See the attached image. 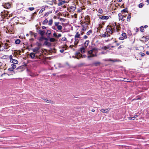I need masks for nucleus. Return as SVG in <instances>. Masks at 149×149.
<instances>
[{
  "label": "nucleus",
  "mask_w": 149,
  "mask_h": 149,
  "mask_svg": "<svg viewBox=\"0 0 149 149\" xmlns=\"http://www.w3.org/2000/svg\"><path fill=\"white\" fill-rule=\"evenodd\" d=\"M97 56V55L96 54H90V55H88L87 56V58H90L93 57H96Z\"/></svg>",
  "instance_id": "15"
},
{
  "label": "nucleus",
  "mask_w": 149,
  "mask_h": 149,
  "mask_svg": "<svg viewBox=\"0 0 149 149\" xmlns=\"http://www.w3.org/2000/svg\"><path fill=\"white\" fill-rule=\"evenodd\" d=\"M48 25H51L53 23L52 19H51L48 22Z\"/></svg>",
  "instance_id": "24"
},
{
  "label": "nucleus",
  "mask_w": 149,
  "mask_h": 149,
  "mask_svg": "<svg viewBox=\"0 0 149 149\" xmlns=\"http://www.w3.org/2000/svg\"><path fill=\"white\" fill-rule=\"evenodd\" d=\"M50 141H51L52 142H55L56 141V139L55 138H52L50 139Z\"/></svg>",
  "instance_id": "39"
},
{
  "label": "nucleus",
  "mask_w": 149,
  "mask_h": 149,
  "mask_svg": "<svg viewBox=\"0 0 149 149\" xmlns=\"http://www.w3.org/2000/svg\"><path fill=\"white\" fill-rule=\"evenodd\" d=\"M121 35L124 37V38H125V39H126L127 38V36L126 35V34L125 33H123Z\"/></svg>",
  "instance_id": "23"
},
{
  "label": "nucleus",
  "mask_w": 149,
  "mask_h": 149,
  "mask_svg": "<svg viewBox=\"0 0 149 149\" xmlns=\"http://www.w3.org/2000/svg\"><path fill=\"white\" fill-rule=\"evenodd\" d=\"M8 56L7 55H4L3 56V57L4 58H8Z\"/></svg>",
  "instance_id": "50"
},
{
  "label": "nucleus",
  "mask_w": 149,
  "mask_h": 149,
  "mask_svg": "<svg viewBox=\"0 0 149 149\" xmlns=\"http://www.w3.org/2000/svg\"><path fill=\"white\" fill-rule=\"evenodd\" d=\"M54 24L55 26H58L57 28H62V26L61 25L58 26L59 22H55Z\"/></svg>",
  "instance_id": "22"
},
{
  "label": "nucleus",
  "mask_w": 149,
  "mask_h": 149,
  "mask_svg": "<svg viewBox=\"0 0 149 149\" xmlns=\"http://www.w3.org/2000/svg\"><path fill=\"white\" fill-rule=\"evenodd\" d=\"M6 64L4 63H3V64L0 67V68L1 69H3L4 70H5V69H6Z\"/></svg>",
  "instance_id": "16"
},
{
  "label": "nucleus",
  "mask_w": 149,
  "mask_h": 149,
  "mask_svg": "<svg viewBox=\"0 0 149 149\" xmlns=\"http://www.w3.org/2000/svg\"><path fill=\"white\" fill-rule=\"evenodd\" d=\"M78 38H74L75 41L74 44L75 45H77L79 42V40Z\"/></svg>",
  "instance_id": "12"
},
{
  "label": "nucleus",
  "mask_w": 149,
  "mask_h": 149,
  "mask_svg": "<svg viewBox=\"0 0 149 149\" xmlns=\"http://www.w3.org/2000/svg\"><path fill=\"white\" fill-rule=\"evenodd\" d=\"M89 43V41L88 40H86L85 43H84V46L85 47H86L88 45Z\"/></svg>",
  "instance_id": "27"
},
{
  "label": "nucleus",
  "mask_w": 149,
  "mask_h": 149,
  "mask_svg": "<svg viewBox=\"0 0 149 149\" xmlns=\"http://www.w3.org/2000/svg\"><path fill=\"white\" fill-rule=\"evenodd\" d=\"M92 33V30H90L89 31H88L86 33V34L87 35H90V34H91Z\"/></svg>",
  "instance_id": "29"
},
{
  "label": "nucleus",
  "mask_w": 149,
  "mask_h": 149,
  "mask_svg": "<svg viewBox=\"0 0 149 149\" xmlns=\"http://www.w3.org/2000/svg\"><path fill=\"white\" fill-rule=\"evenodd\" d=\"M139 54L142 57H143L145 55V54L143 52H140Z\"/></svg>",
  "instance_id": "43"
},
{
  "label": "nucleus",
  "mask_w": 149,
  "mask_h": 149,
  "mask_svg": "<svg viewBox=\"0 0 149 149\" xmlns=\"http://www.w3.org/2000/svg\"><path fill=\"white\" fill-rule=\"evenodd\" d=\"M84 64H85L84 63H80L79 64L77 65L78 67H81L83 65H84Z\"/></svg>",
  "instance_id": "31"
},
{
  "label": "nucleus",
  "mask_w": 149,
  "mask_h": 149,
  "mask_svg": "<svg viewBox=\"0 0 149 149\" xmlns=\"http://www.w3.org/2000/svg\"><path fill=\"white\" fill-rule=\"evenodd\" d=\"M34 37L35 38H36V37L37 35V33H34L33 35Z\"/></svg>",
  "instance_id": "52"
},
{
  "label": "nucleus",
  "mask_w": 149,
  "mask_h": 149,
  "mask_svg": "<svg viewBox=\"0 0 149 149\" xmlns=\"http://www.w3.org/2000/svg\"><path fill=\"white\" fill-rule=\"evenodd\" d=\"M116 29L117 31L119 30V29H106V31L105 32L104 34H101V33H100V36L104 38L108 37L110 36V34H112L116 31Z\"/></svg>",
  "instance_id": "1"
},
{
  "label": "nucleus",
  "mask_w": 149,
  "mask_h": 149,
  "mask_svg": "<svg viewBox=\"0 0 149 149\" xmlns=\"http://www.w3.org/2000/svg\"><path fill=\"white\" fill-rule=\"evenodd\" d=\"M48 22V21L47 19H45L42 22V24H47Z\"/></svg>",
  "instance_id": "30"
},
{
  "label": "nucleus",
  "mask_w": 149,
  "mask_h": 149,
  "mask_svg": "<svg viewBox=\"0 0 149 149\" xmlns=\"http://www.w3.org/2000/svg\"><path fill=\"white\" fill-rule=\"evenodd\" d=\"M66 2V1H62L61 2H59L58 4V6H61Z\"/></svg>",
  "instance_id": "17"
},
{
  "label": "nucleus",
  "mask_w": 149,
  "mask_h": 149,
  "mask_svg": "<svg viewBox=\"0 0 149 149\" xmlns=\"http://www.w3.org/2000/svg\"><path fill=\"white\" fill-rule=\"evenodd\" d=\"M34 9V8L33 7H30L28 8V9L30 11L33 10Z\"/></svg>",
  "instance_id": "46"
},
{
  "label": "nucleus",
  "mask_w": 149,
  "mask_h": 149,
  "mask_svg": "<svg viewBox=\"0 0 149 149\" xmlns=\"http://www.w3.org/2000/svg\"><path fill=\"white\" fill-rule=\"evenodd\" d=\"M64 50L63 49H61L60 50V52L61 53H63L64 52Z\"/></svg>",
  "instance_id": "57"
},
{
  "label": "nucleus",
  "mask_w": 149,
  "mask_h": 149,
  "mask_svg": "<svg viewBox=\"0 0 149 149\" xmlns=\"http://www.w3.org/2000/svg\"><path fill=\"white\" fill-rule=\"evenodd\" d=\"M143 5H144L142 3H141L139 4V7L140 8H141L143 7Z\"/></svg>",
  "instance_id": "40"
},
{
  "label": "nucleus",
  "mask_w": 149,
  "mask_h": 149,
  "mask_svg": "<svg viewBox=\"0 0 149 149\" xmlns=\"http://www.w3.org/2000/svg\"><path fill=\"white\" fill-rule=\"evenodd\" d=\"M55 40V39L54 38H51L49 39V41L50 42H54Z\"/></svg>",
  "instance_id": "34"
},
{
  "label": "nucleus",
  "mask_w": 149,
  "mask_h": 149,
  "mask_svg": "<svg viewBox=\"0 0 149 149\" xmlns=\"http://www.w3.org/2000/svg\"><path fill=\"white\" fill-rule=\"evenodd\" d=\"M100 64V63L99 62H95L94 63H93V65L94 66H98V65H99Z\"/></svg>",
  "instance_id": "25"
},
{
  "label": "nucleus",
  "mask_w": 149,
  "mask_h": 149,
  "mask_svg": "<svg viewBox=\"0 0 149 149\" xmlns=\"http://www.w3.org/2000/svg\"><path fill=\"white\" fill-rule=\"evenodd\" d=\"M51 32L50 31L47 30L46 33V35L47 37L49 38L50 35L51 34Z\"/></svg>",
  "instance_id": "20"
},
{
  "label": "nucleus",
  "mask_w": 149,
  "mask_h": 149,
  "mask_svg": "<svg viewBox=\"0 0 149 149\" xmlns=\"http://www.w3.org/2000/svg\"><path fill=\"white\" fill-rule=\"evenodd\" d=\"M109 48V47H107L106 46H104L102 47L101 48L102 49H103L104 50H106L107 49H108Z\"/></svg>",
  "instance_id": "28"
},
{
  "label": "nucleus",
  "mask_w": 149,
  "mask_h": 149,
  "mask_svg": "<svg viewBox=\"0 0 149 149\" xmlns=\"http://www.w3.org/2000/svg\"><path fill=\"white\" fill-rule=\"evenodd\" d=\"M7 29V30H8V31H6V33H10V34L12 33V32H12L11 31V32H10V31L9 30H8V29Z\"/></svg>",
  "instance_id": "49"
},
{
  "label": "nucleus",
  "mask_w": 149,
  "mask_h": 149,
  "mask_svg": "<svg viewBox=\"0 0 149 149\" xmlns=\"http://www.w3.org/2000/svg\"><path fill=\"white\" fill-rule=\"evenodd\" d=\"M140 29V31L141 32H143L144 31V29Z\"/></svg>",
  "instance_id": "59"
},
{
  "label": "nucleus",
  "mask_w": 149,
  "mask_h": 149,
  "mask_svg": "<svg viewBox=\"0 0 149 149\" xmlns=\"http://www.w3.org/2000/svg\"><path fill=\"white\" fill-rule=\"evenodd\" d=\"M76 54L77 55H79V57H78L77 56H75L74 57L75 58H76L77 59H79L81 58H86L87 57L86 55L85 54H84L83 55H81L80 53L79 52H76Z\"/></svg>",
  "instance_id": "4"
},
{
  "label": "nucleus",
  "mask_w": 149,
  "mask_h": 149,
  "mask_svg": "<svg viewBox=\"0 0 149 149\" xmlns=\"http://www.w3.org/2000/svg\"><path fill=\"white\" fill-rule=\"evenodd\" d=\"M61 36V34L59 33L57 36V38H59Z\"/></svg>",
  "instance_id": "56"
},
{
  "label": "nucleus",
  "mask_w": 149,
  "mask_h": 149,
  "mask_svg": "<svg viewBox=\"0 0 149 149\" xmlns=\"http://www.w3.org/2000/svg\"><path fill=\"white\" fill-rule=\"evenodd\" d=\"M10 61L11 63H13L14 64H17L18 63V61L16 59H13V56L10 55L9 57Z\"/></svg>",
  "instance_id": "6"
},
{
  "label": "nucleus",
  "mask_w": 149,
  "mask_h": 149,
  "mask_svg": "<svg viewBox=\"0 0 149 149\" xmlns=\"http://www.w3.org/2000/svg\"><path fill=\"white\" fill-rule=\"evenodd\" d=\"M16 64H12L11 65V68H12L13 69H15L16 67V65H15Z\"/></svg>",
  "instance_id": "36"
},
{
  "label": "nucleus",
  "mask_w": 149,
  "mask_h": 149,
  "mask_svg": "<svg viewBox=\"0 0 149 149\" xmlns=\"http://www.w3.org/2000/svg\"><path fill=\"white\" fill-rule=\"evenodd\" d=\"M98 12L100 14H102L103 13V11L102 9L100 8L98 10Z\"/></svg>",
  "instance_id": "44"
},
{
  "label": "nucleus",
  "mask_w": 149,
  "mask_h": 149,
  "mask_svg": "<svg viewBox=\"0 0 149 149\" xmlns=\"http://www.w3.org/2000/svg\"><path fill=\"white\" fill-rule=\"evenodd\" d=\"M12 73L11 72H9L8 74V75H13V73Z\"/></svg>",
  "instance_id": "53"
},
{
  "label": "nucleus",
  "mask_w": 149,
  "mask_h": 149,
  "mask_svg": "<svg viewBox=\"0 0 149 149\" xmlns=\"http://www.w3.org/2000/svg\"><path fill=\"white\" fill-rule=\"evenodd\" d=\"M120 44V43H117L116 44V45L117 46H119Z\"/></svg>",
  "instance_id": "63"
},
{
  "label": "nucleus",
  "mask_w": 149,
  "mask_h": 149,
  "mask_svg": "<svg viewBox=\"0 0 149 149\" xmlns=\"http://www.w3.org/2000/svg\"><path fill=\"white\" fill-rule=\"evenodd\" d=\"M52 13V11H49V12H47V13H46L45 15V16H47V17L48 15L50 14H51Z\"/></svg>",
  "instance_id": "32"
},
{
  "label": "nucleus",
  "mask_w": 149,
  "mask_h": 149,
  "mask_svg": "<svg viewBox=\"0 0 149 149\" xmlns=\"http://www.w3.org/2000/svg\"><path fill=\"white\" fill-rule=\"evenodd\" d=\"M53 36H54L55 37L57 38V34L56 33H54L53 34Z\"/></svg>",
  "instance_id": "51"
},
{
  "label": "nucleus",
  "mask_w": 149,
  "mask_h": 149,
  "mask_svg": "<svg viewBox=\"0 0 149 149\" xmlns=\"http://www.w3.org/2000/svg\"><path fill=\"white\" fill-rule=\"evenodd\" d=\"M128 119L130 120H134V117H130L128 118Z\"/></svg>",
  "instance_id": "42"
},
{
  "label": "nucleus",
  "mask_w": 149,
  "mask_h": 149,
  "mask_svg": "<svg viewBox=\"0 0 149 149\" xmlns=\"http://www.w3.org/2000/svg\"><path fill=\"white\" fill-rule=\"evenodd\" d=\"M81 52V53H84L85 52V49L84 47H81L80 49Z\"/></svg>",
  "instance_id": "18"
},
{
  "label": "nucleus",
  "mask_w": 149,
  "mask_h": 149,
  "mask_svg": "<svg viewBox=\"0 0 149 149\" xmlns=\"http://www.w3.org/2000/svg\"><path fill=\"white\" fill-rule=\"evenodd\" d=\"M11 44L8 43H0V51H3L7 50L6 51H8L7 49L11 47Z\"/></svg>",
  "instance_id": "3"
},
{
  "label": "nucleus",
  "mask_w": 149,
  "mask_h": 149,
  "mask_svg": "<svg viewBox=\"0 0 149 149\" xmlns=\"http://www.w3.org/2000/svg\"><path fill=\"white\" fill-rule=\"evenodd\" d=\"M139 29H134L135 31L136 32H137L139 31Z\"/></svg>",
  "instance_id": "61"
},
{
  "label": "nucleus",
  "mask_w": 149,
  "mask_h": 149,
  "mask_svg": "<svg viewBox=\"0 0 149 149\" xmlns=\"http://www.w3.org/2000/svg\"><path fill=\"white\" fill-rule=\"evenodd\" d=\"M62 41H65L67 40V39L66 38H63L61 39Z\"/></svg>",
  "instance_id": "48"
},
{
  "label": "nucleus",
  "mask_w": 149,
  "mask_h": 149,
  "mask_svg": "<svg viewBox=\"0 0 149 149\" xmlns=\"http://www.w3.org/2000/svg\"><path fill=\"white\" fill-rule=\"evenodd\" d=\"M98 16L100 19L104 21V22L106 21L109 18V16H102L101 15H99Z\"/></svg>",
  "instance_id": "5"
},
{
  "label": "nucleus",
  "mask_w": 149,
  "mask_h": 149,
  "mask_svg": "<svg viewBox=\"0 0 149 149\" xmlns=\"http://www.w3.org/2000/svg\"><path fill=\"white\" fill-rule=\"evenodd\" d=\"M29 33L31 35H33L34 33L32 31H30L29 32Z\"/></svg>",
  "instance_id": "54"
},
{
  "label": "nucleus",
  "mask_w": 149,
  "mask_h": 149,
  "mask_svg": "<svg viewBox=\"0 0 149 149\" xmlns=\"http://www.w3.org/2000/svg\"><path fill=\"white\" fill-rule=\"evenodd\" d=\"M38 54H36V53L33 52L31 53L30 54L29 56L32 58H33L35 57V58H36L37 59H39L41 61V63H45L46 61V58H45V57H44L43 55H38Z\"/></svg>",
  "instance_id": "2"
},
{
  "label": "nucleus",
  "mask_w": 149,
  "mask_h": 149,
  "mask_svg": "<svg viewBox=\"0 0 149 149\" xmlns=\"http://www.w3.org/2000/svg\"><path fill=\"white\" fill-rule=\"evenodd\" d=\"M45 10V8H42L39 11V13H42Z\"/></svg>",
  "instance_id": "41"
},
{
  "label": "nucleus",
  "mask_w": 149,
  "mask_h": 149,
  "mask_svg": "<svg viewBox=\"0 0 149 149\" xmlns=\"http://www.w3.org/2000/svg\"><path fill=\"white\" fill-rule=\"evenodd\" d=\"M45 101L47 103H51V104H54L55 103L54 102L51 100H48L47 99H46V100H45Z\"/></svg>",
  "instance_id": "13"
},
{
  "label": "nucleus",
  "mask_w": 149,
  "mask_h": 149,
  "mask_svg": "<svg viewBox=\"0 0 149 149\" xmlns=\"http://www.w3.org/2000/svg\"><path fill=\"white\" fill-rule=\"evenodd\" d=\"M95 49H93L89 51H88V54H93V51Z\"/></svg>",
  "instance_id": "21"
},
{
  "label": "nucleus",
  "mask_w": 149,
  "mask_h": 149,
  "mask_svg": "<svg viewBox=\"0 0 149 149\" xmlns=\"http://www.w3.org/2000/svg\"><path fill=\"white\" fill-rule=\"evenodd\" d=\"M45 33V31L39 30L38 31V33L40 34L41 36H43Z\"/></svg>",
  "instance_id": "11"
},
{
  "label": "nucleus",
  "mask_w": 149,
  "mask_h": 149,
  "mask_svg": "<svg viewBox=\"0 0 149 149\" xmlns=\"http://www.w3.org/2000/svg\"><path fill=\"white\" fill-rule=\"evenodd\" d=\"M13 69L12 68H9L8 69V71L11 72L12 73H14V72L13 71Z\"/></svg>",
  "instance_id": "35"
},
{
  "label": "nucleus",
  "mask_w": 149,
  "mask_h": 149,
  "mask_svg": "<svg viewBox=\"0 0 149 149\" xmlns=\"http://www.w3.org/2000/svg\"><path fill=\"white\" fill-rule=\"evenodd\" d=\"M26 64H24L23 65H21L20 66L18 67L17 68V70H21L20 71H22L24 70L26 68Z\"/></svg>",
  "instance_id": "7"
},
{
  "label": "nucleus",
  "mask_w": 149,
  "mask_h": 149,
  "mask_svg": "<svg viewBox=\"0 0 149 149\" xmlns=\"http://www.w3.org/2000/svg\"><path fill=\"white\" fill-rule=\"evenodd\" d=\"M108 61H112V62H116V61L115 60H113V59H111V58L109 59L108 60Z\"/></svg>",
  "instance_id": "38"
},
{
  "label": "nucleus",
  "mask_w": 149,
  "mask_h": 149,
  "mask_svg": "<svg viewBox=\"0 0 149 149\" xmlns=\"http://www.w3.org/2000/svg\"><path fill=\"white\" fill-rule=\"evenodd\" d=\"M44 45L48 46H51V44L50 42H49L47 41H45L44 43Z\"/></svg>",
  "instance_id": "14"
},
{
  "label": "nucleus",
  "mask_w": 149,
  "mask_h": 149,
  "mask_svg": "<svg viewBox=\"0 0 149 149\" xmlns=\"http://www.w3.org/2000/svg\"><path fill=\"white\" fill-rule=\"evenodd\" d=\"M44 40H46V41H47L48 40V39L47 38L44 37Z\"/></svg>",
  "instance_id": "64"
},
{
  "label": "nucleus",
  "mask_w": 149,
  "mask_h": 149,
  "mask_svg": "<svg viewBox=\"0 0 149 149\" xmlns=\"http://www.w3.org/2000/svg\"><path fill=\"white\" fill-rule=\"evenodd\" d=\"M146 54H147V55H149V51H146Z\"/></svg>",
  "instance_id": "62"
},
{
  "label": "nucleus",
  "mask_w": 149,
  "mask_h": 149,
  "mask_svg": "<svg viewBox=\"0 0 149 149\" xmlns=\"http://www.w3.org/2000/svg\"><path fill=\"white\" fill-rule=\"evenodd\" d=\"M21 42V41L19 39H17L15 42V43L16 44H19Z\"/></svg>",
  "instance_id": "26"
},
{
  "label": "nucleus",
  "mask_w": 149,
  "mask_h": 149,
  "mask_svg": "<svg viewBox=\"0 0 149 149\" xmlns=\"http://www.w3.org/2000/svg\"><path fill=\"white\" fill-rule=\"evenodd\" d=\"M127 11V10L126 9H124L122 10V11L124 12H126Z\"/></svg>",
  "instance_id": "58"
},
{
  "label": "nucleus",
  "mask_w": 149,
  "mask_h": 149,
  "mask_svg": "<svg viewBox=\"0 0 149 149\" xmlns=\"http://www.w3.org/2000/svg\"><path fill=\"white\" fill-rule=\"evenodd\" d=\"M130 17H131L130 15H128V16H127V21H130Z\"/></svg>",
  "instance_id": "45"
},
{
  "label": "nucleus",
  "mask_w": 149,
  "mask_h": 149,
  "mask_svg": "<svg viewBox=\"0 0 149 149\" xmlns=\"http://www.w3.org/2000/svg\"><path fill=\"white\" fill-rule=\"evenodd\" d=\"M124 45H120L118 48V49H119L121 48H124Z\"/></svg>",
  "instance_id": "37"
},
{
  "label": "nucleus",
  "mask_w": 149,
  "mask_h": 149,
  "mask_svg": "<svg viewBox=\"0 0 149 149\" xmlns=\"http://www.w3.org/2000/svg\"><path fill=\"white\" fill-rule=\"evenodd\" d=\"M111 109L110 108L102 109L100 110L101 112L102 113H107Z\"/></svg>",
  "instance_id": "10"
},
{
  "label": "nucleus",
  "mask_w": 149,
  "mask_h": 149,
  "mask_svg": "<svg viewBox=\"0 0 149 149\" xmlns=\"http://www.w3.org/2000/svg\"><path fill=\"white\" fill-rule=\"evenodd\" d=\"M88 38V37L86 35H85L84 36V37H83V38L84 39H86V38Z\"/></svg>",
  "instance_id": "60"
},
{
  "label": "nucleus",
  "mask_w": 149,
  "mask_h": 149,
  "mask_svg": "<svg viewBox=\"0 0 149 149\" xmlns=\"http://www.w3.org/2000/svg\"><path fill=\"white\" fill-rule=\"evenodd\" d=\"M74 38H80V34L79 32H77L76 33L74 36Z\"/></svg>",
  "instance_id": "19"
},
{
  "label": "nucleus",
  "mask_w": 149,
  "mask_h": 149,
  "mask_svg": "<svg viewBox=\"0 0 149 149\" xmlns=\"http://www.w3.org/2000/svg\"><path fill=\"white\" fill-rule=\"evenodd\" d=\"M44 37H43V36H41V37L39 38L38 40L40 41H41L44 40Z\"/></svg>",
  "instance_id": "33"
},
{
  "label": "nucleus",
  "mask_w": 149,
  "mask_h": 149,
  "mask_svg": "<svg viewBox=\"0 0 149 149\" xmlns=\"http://www.w3.org/2000/svg\"><path fill=\"white\" fill-rule=\"evenodd\" d=\"M119 40H124L125 38H124V37H120L119 38Z\"/></svg>",
  "instance_id": "47"
},
{
  "label": "nucleus",
  "mask_w": 149,
  "mask_h": 149,
  "mask_svg": "<svg viewBox=\"0 0 149 149\" xmlns=\"http://www.w3.org/2000/svg\"><path fill=\"white\" fill-rule=\"evenodd\" d=\"M40 49V47H36L33 49V52L36 53V54L39 55V52L38 51Z\"/></svg>",
  "instance_id": "9"
},
{
  "label": "nucleus",
  "mask_w": 149,
  "mask_h": 149,
  "mask_svg": "<svg viewBox=\"0 0 149 149\" xmlns=\"http://www.w3.org/2000/svg\"><path fill=\"white\" fill-rule=\"evenodd\" d=\"M17 52H18V53H17V54H18L19 55H21L20 53H21V51L20 50H18L17 51Z\"/></svg>",
  "instance_id": "55"
},
{
  "label": "nucleus",
  "mask_w": 149,
  "mask_h": 149,
  "mask_svg": "<svg viewBox=\"0 0 149 149\" xmlns=\"http://www.w3.org/2000/svg\"><path fill=\"white\" fill-rule=\"evenodd\" d=\"M2 5L3 7L5 8H6L8 9L10 8V4L9 3H7L3 4Z\"/></svg>",
  "instance_id": "8"
}]
</instances>
